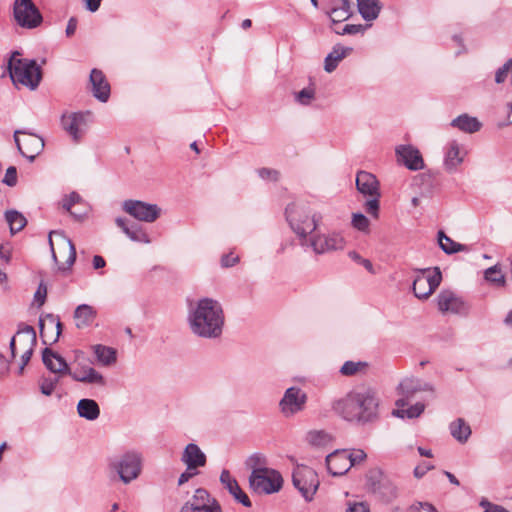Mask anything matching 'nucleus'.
<instances>
[{"label": "nucleus", "mask_w": 512, "mask_h": 512, "mask_svg": "<svg viewBox=\"0 0 512 512\" xmlns=\"http://www.w3.org/2000/svg\"><path fill=\"white\" fill-rule=\"evenodd\" d=\"M68 375L72 377L74 381L82 382L86 384H95L98 386H105L106 380L104 376L90 366L76 367L73 370L69 368Z\"/></svg>", "instance_id": "19"}, {"label": "nucleus", "mask_w": 512, "mask_h": 512, "mask_svg": "<svg viewBox=\"0 0 512 512\" xmlns=\"http://www.w3.org/2000/svg\"><path fill=\"white\" fill-rule=\"evenodd\" d=\"M451 435L460 443H465L471 435L470 426L462 419L458 418L453 421L450 426Z\"/></svg>", "instance_id": "36"}, {"label": "nucleus", "mask_w": 512, "mask_h": 512, "mask_svg": "<svg viewBox=\"0 0 512 512\" xmlns=\"http://www.w3.org/2000/svg\"><path fill=\"white\" fill-rule=\"evenodd\" d=\"M77 412L80 417L93 421L99 417L100 408L95 400L84 398L78 402Z\"/></svg>", "instance_id": "31"}, {"label": "nucleus", "mask_w": 512, "mask_h": 512, "mask_svg": "<svg viewBox=\"0 0 512 512\" xmlns=\"http://www.w3.org/2000/svg\"><path fill=\"white\" fill-rule=\"evenodd\" d=\"M356 188L364 196H381L376 176L366 171L357 173Z\"/></svg>", "instance_id": "23"}, {"label": "nucleus", "mask_w": 512, "mask_h": 512, "mask_svg": "<svg viewBox=\"0 0 512 512\" xmlns=\"http://www.w3.org/2000/svg\"><path fill=\"white\" fill-rule=\"evenodd\" d=\"M220 482L229 491L236 501L245 507H251L252 503L247 494L240 488L237 480L233 478L230 472L224 469L220 474Z\"/></svg>", "instance_id": "22"}, {"label": "nucleus", "mask_w": 512, "mask_h": 512, "mask_svg": "<svg viewBox=\"0 0 512 512\" xmlns=\"http://www.w3.org/2000/svg\"><path fill=\"white\" fill-rule=\"evenodd\" d=\"M366 453L361 449H355L351 452L348 451V458L351 462V467L363 462L366 459Z\"/></svg>", "instance_id": "53"}, {"label": "nucleus", "mask_w": 512, "mask_h": 512, "mask_svg": "<svg viewBox=\"0 0 512 512\" xmlns=\"http://www.w3.org/2000/svg\"><path fill=\"white\" fill-rule=\"evenodd\" d=\"M417 275L413 280V293L418 299H427L440 285L442 274L439 267L415 270Z\"/></svg>", "instance_id": "7"}, {"label": "nucleus", "mask_w": 512, "mask_h": 512, "mask_svg": "<svg viewBox=\"0 0 512 512\" xmlns=\"http://www.w3.org/2000/svg\"><path fill=\"white\" fill-rule=\"evenodd\" d=\"M17 336L26 338L25 349L23 350V353L21 355V364L18 369V374L21 375L24 371L25 366L28 364L33 355L34 348L37 344V336L35 329L27 324L19 325Z\"/></svg>", "instance_id": "17"}, {"label": "nucleus", "mask_w": 512, "mask_h": 512, "mask_svg": "<svg viewBox=\"0 0 512 512\" xmlns=\"http://www.w3.org/2000/svg\"><path fill=\"white\" fill-rule=\"evenodd\" d=\"M346 512H370V509L364 503H354L349 505Z\"/></svg>", "instance_id": "59"}, {"label": "nucleus", "mask_w": 512, "mask_h": 512, "mask_svg": "<svg viewBox=\"0 0 512 512\" xmlns=\"http://www.w3.org/2000/svg\"><path fill=\"white\" fill-rule=\"evenodd\" d=\"M191 502L195 506H198L199 512H222L221 506L217 500H211L210 494L203 488H199L195 491Z\"/></svg>", "instance_id": "27"}, {"label": "nucleus", "mask_w": 512, "mask_h": 512, "mask_svg": "<svg viewBox=\"0 0 512 512\" xmlns=\"http://www.w3.org/2000/svg\"><path fill=\"white\" fill-rule=\"evenodd\" d=\"M333 437L325 430H311L306 435V441L318 448L327 447L332 443Z\"/></svg>", "instance_id": "37"}, {"label": "nucleus", "mask_w": 512, "mask_h": 512, "mask_svg": "<svg viewBox=\"0 0 512 512\" xmlns=\"http://www.w3.org/2000/svg\"><path fill=\"white\" fill-rule=\"evenodd\" d=\"M411 512H437L436 508L429 503H418L410 507Z\"/></svg>", "instance_id": "57"}, {"label": "nucleus", "mask_w": 512, "mask_h": 512, "mask_svg": "<svg viewBox=\"0 0 512 512\" xmlns=\"http://www.w3.org/2000/svg\"><path fill=\"white\" fill-rule=\"evenodd\" d=\"M142 454L136 450H128L111 461V468L119 475L124 484L137 479L142 471Z\"/></svg>", "instance_id": "6"}, {"label": "nucleus", "mask_w": 512, "mask_h": 512, "mask_svg": "<svg viewBox=\"0 0 512 512\" xmlns=\"http://www.w3.org/2000/svg\"><path fill=\"white\" fill-rule=\"evenodd\" d=\"M438 241L440 248L446 254H454L461 251H468V247L466 245L457 243L453 241L450 237H448L443 231L438 233Z\"/></svg>", "instance_id": "40"}, {"label": "nucleus", "mask_w": 512, "mask_h": 512, "mask_svg": "<svg viewBox=\"0 0 512 512\" xmlns=\"http://www.w3.org/2000/svg\"><path fill=\"white\" fill-rule=\"evenodd\" d=\"M484 279L497 286H504L506 283L505 275L502 273L499 264L487 268L484 271Z\"/></svg>", "instance_id": "44"}, {"label": "nucleus", "mask_w": 512, "mask_h": 512, "mask_svg": "<svg viewBox=\"0 0 512 512\" xmlns=\"http://www.w3.org/2000/svg\"><path fill=\"white\" fill-rule=\"evenodd\" d=\"M105 265H106V261H105V259L102 256L95 255L93 257V267H94V269H101V268L105 267Z\"/></svg>", "instance_id": "62"}, {"label": "nucleus", "mask_w": 512, "mask_h": 512, "mask_svg": "<svg viewBox=\"0 0 512 512\" xmlns=\"http://www.w3.org/2000/svg\"><path fill=\"white\" fill-rule=\"evenodd\" d=\"M345 239L338 232H330L326 234H314L309 238L308 245L315 254H325L345 247Z\"/></svg>", "instance_id": "14"}, {"label": "nucleus", "mask_w": 512, "mask_h": 512, "mask_svg": "<svg viewBox=\"0 0 512 512\" xmlns=\"http://www.w3.org/2000/svg\"><path fill=\"white\" fill-rule=\"evenodd\" d=\"M434 466L430 462H423L421 465L417 466L414 469V475L417 478H421L425 475V473L431 469H433Z\"/></svg>", "instance_id": "58"}, {"label": "nucleus", "mask_w": 512, "mask_h": 512, "mask_svg": "<svg viewBox=\"0 0 512 512\" xmlns=\"http://www.w3.org/2000/svg\"><path fill=\"white\" fill-rule=\"evenodd\" d=\"M14 141L20 154L30 162H33L44 148L43 138L26 130H16Z\"/></svg>", "instance_id": "11"}, {"label": "nucleus", "mask_w": 512, "mask_h": 512, "mask_svg": "<svg viewBox=\"0 0 512 512\" xmlns=\"http://www.w3.org/2000/svg\"><path fill=\"white\" fill-rule=\"evenodd\" d=\"M358 11L366 21L375 20L381 10L379 0H357Z\"/></svg>", "instance_id": "32"}, {"label": "nucleus", "mask_w": 512, "mask_h": 512, "mask_svg": "<svg viewBox=\"0 0 512 512\" xmlns=\"http://www.w3.org/2000/svg\"><path fill=\"white\" fill-rule=\"evenodd\" d=\"M52 235H56L58 237H60L61 241L63 242V244H65L68 249H69V256L66 260V263L68 265V268L71 267L75 260H76V248H75V245L73 244V242L71 241L70 238H68L64 232H61V231H51L49 233V245H50V248H51V252H52V257H53V260L55 262H57V257H56V254H55V251H54V246H53V242H52Z\"/></svg>", "instance_id": "34"}, {"label": "nucleus", "mask_w": 512, "mask_h": 512, "mask_svg": "<svg viewBox=\"0 0 512 512\" xmlns=\"http://www.w3.org/2000/svg\"><path fill=\"white\" fill-rule=\"evenodd\" d=\"M331 10L328 13L333 23L343 22L352 15L349 0H331Z\"/></svg>", "instance_id": "30"}, {"label": "nucleus", "mask_w": 512, "mask_h": 512, "mask_svg": "<svg viewBox=\"0 0 512 512\" xmlns=\"http://www.w3.org/2000/svg\"><path fill=\"white\" fill-rule=\"evenodd\" d=\"M282 485L283 478L275 469L260 470L249 476V486L258 494L276 493L282 488Z\"/></svg>", "instance_id": "8"}, {"label": "nucleus", "mask_w": 512, "mask_h": 512, "mask_svg": "<svg viewBox=\"0 0 512 512\" xmlns=\"http://www.w3.org/2000/svg\"><path fill=\"white\" fill-rule=\"evenodd\" d=\"M122 209L138 221L147 223L156 221L161 214V209L157 204L133 199L125 200L122 203Z\"/></svg>", "instance_id": "13"}, {"label": "nucleus", "mask_w": 512, "mask_h": 512, "mask_svg": "<svg viewBox=\"0 0 512 512\" xmlns=\"http://www.w3.org/2000/svg\"><path fill=\"white\" fill-rule=\"evenodd\" d=\"M352 225L361 232H367L369 230L370 221L364 214L355 213L352 216Z\"/></svg>", "instance_id": "48"}, {"label": "nucleus", "mask_w": 512, "mask_h": 512, "mask_svg": "<svg viewBox=\"0 0 512 512\" xmlns=\"http://www.w3.org/2000/svg\"><path fill=\"white\" fill-rule=\"evenodd\" d=\"M93 351L99 363L103 366H109L116 362V350L101 344L94 345Z\"/></svg>", "instance_id": "38"}, {"label": "nucleus", "mask_w": 512, "mask_h": 512, "mask_svg": "<svg viewBox=\"0 0 512 512\" xmlns=\"http://www.w3.org/2000/svg\"><path fill=\"white\" fill-rule=\"evenodd\" d=\"M397 161L409 170L417 171L424 168L420 151L412 145H399L395 148Z\"/></svg>", "instance_id": "16"}, {"label": "nucleus", "mask_w": 512, "mask_h": 512, "mask_svg": "<svg viewBox=\"0 0 512 512\" xmlns=\"http://www.w3.org/2000/svg\"><path fill=\"white\" fill-rule=\"evenodd\" d=\"M61 126L73 141L78 143L85 133V114L82 112L64 113L61 116Z\"/></svg>", "instance_id": "15"}, {"label": "nucleus", "mask_w": 512, "mask_h": 512, "mask_svg": "<svg viewBox=\"0 0 512 512\" xmlns=\"http://www.w3.org/2000/svg\"><path fill=\"white\" fill-rule=\"evenodd\" d=\"M260 178L264 180L277 181L279 179V172L271 168H260L257 170Z\"/></svg>", "instance_id": "52"}, {"label": "nucleus", "mask_w": 512, "mask_h": 512, "mask_svg": "<svg viewBox=\"0 0 512 512\" xmlns=\"http://www.w3.org/2000/svg\"><path fill=\"white\" fill-rule=\"evenodd\" d=\"M331 412L354 425H366L379 417V400L370 388L354 389L330 402Z\"/></svg>", "instance_id": "1"}, {"label": "nucleus", "mask_w": 512, "mask_h": 512, "mask_svg": "<svg viewBox=\"0 0 512 512\" xmlns=\"http://www.w3.org/2000/svg\"><path fill=\"white\" fill-rule=\"evenodd\" d=\"M190 470L187 469V471L183 472L179 479H178V485H183L186 483L190 478H192L194 475L197 474V472H189Z\"/></svg>", "instance_id": "61"}, {"label": "nucleus", "mask_w": 512, "mask_h": 512, "mask_svg": "<svg viewBox=\"0 0 512 512\" xmlns=\"http://www.w3.org/2000/svg\"><path fill=\"white\" fill-rule=\"evenodd\" d=\"M90 84L93 96L100 102H107L110 97V84L101 70L92 69Z\"/></svg>", "instance_id": "20"}, {"label": "nucleus", "mask_w": 512, "mask_h": 512, "mask_svg": "<svg viewBox=\"0 0 512 512\" xmlns=\"http://www.w3.org/2000/svg\"><path fill=\"white\" fill-rule=\"evenodd\" d=\"M398 392L400 398L396 400V409L393 410L392 414L402 419H415L425 410V399L412 402L417 399V394L423 392H429L431 395L434 393V388L430 383L423 382L418 378H405L398 385Z\"/></svg>", "instance_id": "3"}, {"label": "nucleus", "mask_w": 512, "mask_h": 512, "mask_svg": "<svg viewBox=\"0 0 512 512\" xmlns=\"http://www.w3.org/2000/svg\"><path fill=\"white\" fill-rule=\"evenodd\" d=\"M116 225L126 234V236L134 241V242H141V243H150L151 240L149 238V235L145 232V230L138 224H131L128 225L127 220L118 217L115 219Z\"/></svg>", "instance_id": "26"}, {"label": "nucleus", "mask_w": 512, "mask_h": 512, "mask_svg": "<svg viewBox=\"0 0 512 512\" xmlns=\"http://www.w3.org/2000/svg\"><path fill=\"white\" fill-rule=\"evenodd\" d=\"M42 361L52 373L63 375L69 372V366L65 359L50 348H45L42 351Z\"/></svg>", "instance_id": "25"}, {"label": "nucleus", "mask_w": 512, "mask_h": 512, "mask_svg": "<svg viewBox=\"0 0 512 512\" xmlns=\"http://www.w3.org/2000/svg\"><path fill=\"white\" fill-rule=\"evenodd\" d=\"M367 363L363 361H346L340 368L343 376H355L367 368Z\"/></svg>", "instance_id": "46"}, {"label": "nucleus", "mask_w": 512, "mask_h": 512, "mask_svg": "<svg viewBox=\"0 0 512 512\" xmlns=\"http://www.w3.org/2000/svg\"><path fill=\"white\" fill-rule=\"evenodd\" d=\"M326 465L333 476H342L351 468L347 450H336L326 456Z\"/></svg>", "instance_id": "18"}, {"label": "nucleus", "mask_w": 512, "mask_h": 512, "mask_svg": "<svg viewBox=\"0 0 512 512\" xmlns=\"http://www.w3.org/2000/svg\"><path fill=\"white\" fill-rule=\"evenodd\" d=\"M238 262L239 257L235 256L233 253L225 254L221 257V266L224 268L232 267Z\"/></svg>", "instance_id": "56"}, {"label": "nucleus", "mask_w": 512, "mask_h": 512, "mask_svg": "<svg viewBox=\"0 0 512 512\" xmlns=\"http://www.w3.org/2000/svg\"><path fill=\"white\" fill-rule=\"evenodd\" d=\"M46 324H49L51 327H54L56 329V336L53 339V341H57L59 336L62 332V324L60 322V319L58 316L53 314H47L44 318L39 319V328H40V335L43 338L44 344H46V333H45V326Z\"/></svg>", "instance_id": "39"}, {"label": "nucleus", "mask_w": 512, "mask_h": 512, "mask_svg": "<svg viewBox=\"0 0 512 512\" xmlns=\"http://www.w3.org/2000/svg\"><path fill=\"white\" fill-rule=\"evenodd\" d=\"M286 218L291 229L300 238L301 246L306 247L309 241L307 236L317 229L322 215L314 213L310 216L303 208L292 204L286 208Z\"/></svg>", "instance_id": "5"}, {"label": "nucleus", "mask_w": 512, "mask_h": 512, "mask_svg": "<svg viewBox=\"0 0 512 512\" xmlns=\"http://www.w3.org/2000/svg\"><path fill=\"white\" fill-rule=\"evenodd\" d=\"M47 296V287L41 282L34 294V299L38 303L39 306H42L46 300Z\"/></svg>", "instance_id": "54"}, {"label": "nucleus", "mask_w": 512, "mask_h": 512, "mask_svg": "<svg viewBox=\"0 0 512 512\" xmlns=\"http://www.w3.org/2000/svg\"><path fill=\"white\" fill-rule=\"evenodd\" d=\"M364 31V26L361 24H347L344 26L342 31H336L337 34L345 35V34H357Z\"/></svg>", "instance_id": "55"}, {"label": "nucleus", "mask_w": 512, "mask_h": 512, "mask_svg": "<svg viewBox=\"0 0 512 512\" xmlns=\"http://www.w3.org/2000/svg\"><path fill=\"white\" fill-rule=\"evenodd\" d=\"M187 320L193 334L214 339L222 334L225 316L220 302L204 297L190 303Z\"/></svg>", "instance_id": "2"}, {"label": "nucleus", "mask_w": 512, "mask_h": 512, "mask_svg": "<svg viewBox=\"0 0 512 512\" xmlns=\"http://www.w3.org/2000/svg\"><path fill=\"white\" fill-rule=\"evenodd\" d=\"M76 29H77V19L75 17H71L68 20L67 27L65 30L67 37H71L72 35H74Z\"/></svg>", "instance_id": "60"}, {"label": "nucleus", "mask_w": 512, "mask_h": 512, "mask_svg": "<svg viewBox=\"0 0 512 512\" xmlns=\"http://www.w3.org/2000/svg\"><path fill=\"white\" fill-rule=\"evenodd\" d=\"M18 51L9 59L8 69L14 85H22L35 90L42 80V70L34 59L17 58Z\"/></svg>", "instance_id": "4"}, {"label": "nucleus", "mask_w": 512, "mask_h": 512, "mask_svg": "<svg viewBox=\"0 0 512 512\" xmlns=\"http://www.w3.org/2000/svg\"><path fill=\"white\" fill-rule=\"evenodd\" d=\"M371 199L367 200L365 207L366 211L375 218L379 215V198L380 196H370Z\"/></svg>", "instance_id": "50"}, {"label": "nucleus", "mask_w": 512, "mask_h": 512, "mask_svg": "<svg viewBox=\"0 0 512 512\" xmlns=\"http://www.w3.org/2000/svg\"><path fill=\"white\" fill-rule=\"evenodd\" d=\"M180 512H199V511H198V506H195L192 502H187L181 507Z\"/></svg>", "instance_id": "64"}, {"label": "nucleus", "mask_w": 512, "mask_h": 512, "mask_svg": "<svg viewBox=\"0 0 512 512\" xmlns=\"http://www.w3.org/2000/svg\"><path fill=\"white\" fill-rule=\"evenodd\" d=\"M59 382V378L58 377H54V378H43L41 381H40V390H41V393L46 395V396H50L56 385L58 384Z\"/></svg>", "instance_id": "49"}, {"label": "nucleus", "mask_w": 512, "mask_h": 512, "mask_svg": "<svg viewBox=\"0 0 512 512\" xmlns=\"http://www.w3.org/2000/svg\"><path fill=\"white\" fill-rule=\"evenodd\" d=\"M352 51L351 47H344L340 44L335 45L332 51L325 57L324 70L327 73H332L338 64Z\"/></svg>", "instance_id": "29"}, {"label": "nucleus", "mask_w": 512, "mask_h": 512, "mask_svg": "<svg viewBox=\"0 0 512 512\" xmlns=\"http://www.w3.org/2000/svg\"><path fill=\"white\" fill-rule=\"evenodd\" d=\"M438 308L441 312L462 313L465 303L451 290H443L438 295Z\"/></svg>", "instance_id": "21"}, {"label": "nucleus", "mask_w": 512, "mask_h": 512, "mask_svg": "<svg viewBox=\"0 0 512 512\" xmlns=\"http://www.w3.org/2000/svg\"><path fill=\"white\" fill-rule=\"evenodd\" d=\"M83 202L82 197L77 192H71L68 196H66L62 200V207L68 211L76 220H81L84 214H78L72 211V207L75 204H80Z\"/></svg>", "instance_id": "45"}, {"label": "nucleus", "mask_w": 512, "mask_h": 512, "mask_svg": "<svg viewBox=\"0 0 512 512\" xmlns=\"http://www.w3.org/2000/svg\"><path fill=\"white\" fill-rule=\"evenodd\" d=\"M245 465L247 468L251 470L250 475H254V472L268 469L267 467V459L266 457L261 453H254L250 455L246 461Z\"/></svg>", "instance_id": "43"}, {"label": "nucleus", "mask_w": 512, "mask_h": 512, "mask_svg": "<svg viewBox=\"0 0 512 512\" xmlns=\"http://www.w3.org/2000/svg\"><path fill=\"white\" fill-rule=\"evenodd\" d=\"M13 16L15 22L25 29L37 28L43 21L40 10L32 0H15Z\"/></svg>", "instance_id": "9"}, {"label": "nucleus", "mask_w": 512, "mask_h": 512, "mask_svg": "<svg viewBox=\"0 0 512 512\" xmlns=\"http://www.w3.org/2000/svg\"><path fill=\"white\" fill-rule=\"evenodd\" d=\"M315 94L316 93L314 87H307L303 88L299 92H296L294 94V99L298 104L308 106L315 99Z\"/></svg>", "instance_id": "47"}, {"label": "nucleus", "mask_w": 512, "mask_h": 512, "mask_svg": "<svg viewBox=\"0 0 512 512\" xmlns=\"http://www.w3.org/2000/svg\"><path fill=\"white\" fill-rule=\"evenodd\" d=\"M307 400L305 391L300 387L292 386L284 392L279 401V409L285 417H292L305 409Z\"/></svg>", "instance_id": "12"}, {"label": "nucleus", "mask_w": 512, "mask_h": 512, "mask_svg": "<svg viewBox=\"0 0 512 512\" xmlns=\"http://www.w3.org/2000/svg\"><path fill=\"white\" fill-rule=\"evenodd\" d=\"M5 219L9 224L11 234L21 231L27 224V220L23 214L16 210L6 211Z\"/></svg>", "instance_id": "41"}, {"label": "nucleus", "mask_w": 512, "mask_h": 512, "mask_svg": "<svg viewBox=\"0 0 512 512\" xmlns=\"http://www.w3.org/2000/svg\"><path fill=\"white\" fill-rule=\"evenodd\" d=\"M181 461L187 466L188 470H194L205 466L206 455L198 445L189 443L183 451Z\"/></svg>", "instance_id": "24"}, {"label": "nucleus", "mask_w": 512, "mask_h": 512, "mask_svg": "<svg viewBox=\"0 0 512 512\" xmlns=\"http://www.w3.org/2000/svg\"><path fill=\"white\" fill-rule=\"evenodd\" d=\"M462 161L463 158L460 156L459 144L456 141H451L448 145L444 159L446 169L449 171L455 170Z\"/></svg>", "instance_id": "35"}, {"label": "nucleus", "mask_w": 512, "mask_h": 512, "mask_svg": "<svg viewBox=\"0 0 512 512\" xmlns=\"http://www.w3.org/2000/svg\"><path fill=\"white\" fill-rule=\"evenodd\" d=\"M97 311L88 304H81L74 311L75 325L78 329L89 327L96 319Z\"/></svg>", "instance_id": "28"}, {"label": "nucleus", "mask_w": 512, "mask_h": 512, "mask_svg": "<svg viewBox=\"0 0 512 512\" xmlns=\"http://www.w3.org/2000/svg\"><path fill=\"white\" fill-rule=\"evenodd\" d=\"M2 182L9 187H14L17 184V169L15 166L7 168Z\"/></svg>", "instance_id": "51"}, {"label": "nucleus", "mask_w": 512, "mask_h": 512, "mask_svg": "<svg viewBox=\"0 0 512 512\" xmlns=\"http://www.w3.org/2000/svg\"><path fill=\"white\" fill-rule=\"evenodd\" d=\"M375 491L385 502H391L397 497V487L389 480L382 481Z\"/></svg>", "instance_id": "42"}, {"label": "nucleus", "mask_w": 512, "mask_h": 512, "mask_svg": "<svg viewBox=\"0 0 512 512\" xmlns=\"http://www.w3.org/2000/svg\"><path fill=\"white\" fill-rule=\"evenodd\" d=\"M451 126L466 133H475L480 130L481 123L475 117L469 116L468 114H462L452 120Z\"/></svg>", "instance_id": "33"}, {"label": "nucleus", "mask_w": 512, "mask_h": 512, "mask_svg": "<svg viewBox=\"0 0 512 512\" xmlns=\"http://www.w3.org/2000/svg\"><path fill=\"white\" fill-rule=\"evenodd\" d=\"M292 482L307 501L313 499L319 486L317 473L312 468L305 465H298L293 470Z\"/></svg>", "instance_id": "10"}, {"label": "nucleus", "mask_w": 512, "mask_h": 512, "mask_svg": "<svg viewBox=\"0 0 512 512\" xmlns=\"http://www.w3.org/2000/svg\"><path fill=\"white\" fill-rule=\"evenodd\" d=\"M102 0H86V7L89 11L95 12L99 9Z\"/></svg>", "instance_id": "63"}]
</instances>
